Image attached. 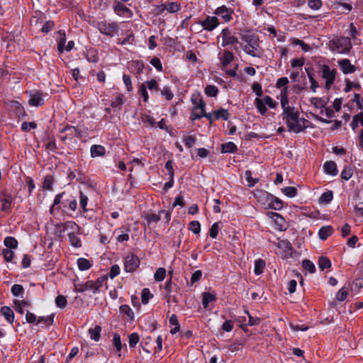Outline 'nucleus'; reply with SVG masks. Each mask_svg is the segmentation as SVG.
<instances>
[{
    "instance_id": "obj_17",
    "label": "nucleus",
    "mask_w": 363,
    "mask_h": 363,
    "mask_svg": "<svg viewBox=\"0 0 363 363\" xmlns=\"http://www.w3.org/2000/svg\"><path fill=\"white\" fill-rule=\"evenodd\" d=\"M205 107L206 104L201 100L199 99L198 103L195 102V106L193 108L191 114V118L193 121L199 120L205 116Z\"/></svg>"
},
{
    "instance_id": "obj_22",
    "label": "nucleus",
    "mask_w": 363,
    "mask_h": 363,
    "mask_svg": "<svg viewBox=\"0 0 363 363\" xmlns=\"http://www.w3.org/2000/svg\"><path fill=\"white\" fill-rule=\"evenodd\" d=\"M311 104L313 106L315 110H320V113H323V108H325L327 101L318 97H312L310 99Z\"/></svg>"
},
{
    "instance_id": "obj_2",
    "label": "nucleus",
    "mask_w": 363,
    "mask_h": 363,
    "mask_svg": "<svg viewBox=\"0 0 363 363\" xmlns=\"http://www.w3.org/2000/svg\"><path fill=\"white\" fill-rule=\"evenodd\" d=\"M254 196L266 209L279 211L283 208L282 201L266 191L256 190Z\"/></svg>"
},
{
    "instance_id": "obj_8",
    "label": "nucleus",
    "mask_w": 363,
    "mask_h": 363,
    "mask_svg": "<svg viewBox=\"0 0 363 363\" xmlns=\"http://www.w3.org/2000/svg\"><path fill=\"white\" fill-rule=\"evenodd\" d=\"M254 104L258 112L262 116L267 113V106L270 108H275L277 106V104L269 96H265L262 99L256 97Z\"/></svg>"
},
{
    "instance_id": "obj_38",
    "label": "nucleus",
    "mask_w": 363,
    "mask_h": 363,
    "mask_svg": "<svg viewBox=\"0 0 363 363\" xmlns=\"http://www.w3.org/2000/svg\"><path fill=\"white\" fill-rule=\"evenodd\" d=\"M2 255L6 262L16 263L15 262H13L14 252L12 250V249H4L2 250Z\"/></svg>"
},
{
    "instance_id": "obj_59",
    "label": "nucleus",
    "mask_w": 363,
    "mask_h": 363,
    "mask_svg": "<svg viewBox=\"0 0 363 363\" xmlns=\"http://www.w3.org/2000/svg\"><path fill=\"white\" fill-rule=\"evenodd\" d=\"M151 297H152V295L150 294V290L147 288L143 289L141 296L142 303L143 304L147 303Z\"/></svg>"
},
{
    "instance_id": "obj_14",
    "label": "nucleus",
    "mask_w": 363,
    "mask_h": 363,
    "mask_svg": "<svg viewBox=\"0 0 363 363\" xmlns=\"http://www.w3.org/2000/svg\"><path fill=\"white\" fill-rule=\"evenodd\" d=\"M199 23L203 30L210 32L218 26L219 21L216 16H208L204 20L199 21Z\"/></svg>"
},
{
    "instance_id": "obj_33",
    "label": "nucleus",
    "mask_w": 363,
    "mask_h": 363,
    "mask_svg": "<svg viewBox=\"0 0 363 363\" xmlns=\"http://www.w3.org/2000/svg\"><path fill=\"white\" fill-rule=\"evenodd\" d=\"M58 34L60 35L59 40L57 41V49L58 51L62 53L65 51V46L66 43V35L64 30H59Z\"/></svg>"
},
{
    "instance_id": "obj_58",
    "label": "nucleus",
    "mask_w": 363,
    "mask_h": 363,
    "mask_svg": "<svg viewBox=\"0 0 363 363\" xmlns=\"http://www.w3.org/2000/svg\"><path fill=\"white\" fill-rule=\"evenodd\" d=\"M55 303L57 307L64 308L67 306V301L65 296L59 295L55 298Z\"/></svg>"
},
{
    "instance_id": "obj_60",
    "label": "nucleus",
    "mask_w": 363,
    "mask_h": 363,
    "mask_svg": "<svg viewBox=\"0 0 363 363\" xmlns=\"http://www.w3.org/2000/svg\"><path fill=\"white\" fill-rule=\"evenodd\" d=\"M147 89L144 86L143 84H141L139 86L138 92L145 102H147L149 99V95Z\"/></svg>"
},
{
    "instance_id": "obj_13",
    "label": "nucleus",
    "mask_w": 363,
    "mask_h": 363,
    "mask_svg": "<svg viewBox=\"0 0 363 363\" xmlns=\"http://www.w3.org/2000/svg\"><path fill=\"white\" fill-rule=\"evenodd\" d=\"M140 265V260L138 257L133 255L129 254L125 257L124 260V269L127 272H133Z\"/></svg>"
},
{
    "instance_id": "obj_53",
    "label": "nucleus",
    "mask_w": 363,
    "mask_h": 363,
    "mask_svg": "<svg viewBox=\"0 0 363 363\" xmlns=\"http://www.w3.org/2000/svg\"><path fill=\"white\" fill-rule=\"evenodd\" d=\"M348 290L345 287L341 288L335 295L336 299L341 302L347 298Z\"/></svg>"
},
{
    "instance_id": "obj_30",
    "label": "nucleus",
    "mask_w": 363,
    "mask_h": 363,
    "mask_svg": "<svg viewBox=\"0 0 363 363\" xmlns=\"http://www.w3.org/2000/svg\"><path fill=\"white\" fill-rule=\"evenodd\" d=\"M101 328L99 325H96L94 328L89 329V334L90 338L96 342L99 341L101 337Z\"/></svg>"
},
{
    "instance_id": "obj_63",
    "label": "nucleus",
    "mask_w": 363,
    "mask_h": 363,
    "mask_svg": "<svg viewBox=\"0 0 363 363\" xmlns=\"http://www.w3.org/2000/svg\"><path fill=\"white\" fill-rule=\"evenodd\" d=\"M150 62L157 71L161 72L162 70V65L158 57L152 58Z\"/></svg>"
},
{
    "instance_id": "obj_23",
    "label": "nucleus",
    "mask_w": 363,
    "mask_h": 363,
    "mask_svg": "<svg viewBox=\"0 0 363 363\" xmlns=\"http://www.w3.org/2000/svg\"><path fill=\"white\" fill-rule=\"evenodd\" d=\"M323 169L326 174L331 176H336L338 173L337 165L335 162L328 161L323 164Z\"/></svg>"
},
{
    "instance_id": "obj_28",
    "label": "nucleus",
    "mask_w": 363,
    "mask_h": 363,
    "mask_svg": "<svg viewBox=\"0 0 363 363\" xmlns=\"http://www.w3.org/2000/svg\"><path fill=\"white\" fill-rule=\"evenodd\" d=\"M277 247L281 249L284 252V255H291V250H292V246L291 244L288 240H279L277 243Z\"/></svg>"
},
{
    "instance_id": "obj_56",
    "label": "nucleus",
    "mask_w": 363,
    "mask_h": 363,
    "mask_svg": "<svg viewBox=\"0 0 363 363\" xmlns=\"http://www.w3.org/2000/svg\"><path fill=\"white\" fill-rule=\"evenodd\" d=\"M14 304L16 311L20 313L21 314H23L24 313L23 308L29 306L28 302L26 301H16L14 302Z\"/></svg>"
},
{
    "instance_id": "obj_18",
    "label": "nucleus",
    "mask_w": 363,
    "mask_h": 363,
    "mask_svg": "<svg viewBox=\"0 0 363 363\" xmlns=\"http://www.w3.org/2000/svg\"><path fill=\"white\" fill-rule=\"evenodd\" d=\"M341 71L345 74H352L356 71V67L351 64L350 60L342 59L337 62Z\"/></svg>"
},
{
    "instance_id": "obj_50",
    "label": "nucleus",
    "mask_w": 363,
    "mask_h": 363,
    "mask_svg": "<svg viewBox=\"0 0 363 363\" xmlns=\"http://www.w3.org/2000/svg\"><path fill=\"white\" fill-rule=\"evenodd\" d=\"M24 289L21 284H14L11 286V291L14 296H22Z\"/></svg>"
},
{
    "instance_id": "obj_35",
    "label": "nucleus",
    "mask_w": 363,
    "mask_h": 363,
    "mask_svg": "<svg viewBox=\"0 0 363 363\" xmlns=\"http://www.w3.org/2000/svg\"><path fill=\"white\" fill-rule=\"evenodd\" d=\"M77 264L79 269L81 271L88 270L91 267L90 261L83 257L79 258L77 261Z\"/></svg>"
},
{
    "instance_id": "obj_45",
    "label": "nucleus",
    "mask_w": 363,
    "mask_h": 363,
    "mask_svg": "<svg viewBox=\"0 0 363 363\" xmlns=\"http://www.w3.org/2000/svg\"><path fill=\"white\" fill-rule=\"evenodd\" d=\"M140 340V336L138 333H133L128 336L129 347L133 348L136 346Z\"/></svg>"
},
{
    "instance_id": "obj_7",
    "label": "nucleus",
    "mask_w": 363,
    "mask_h": 363,
    "mask_svg": "<svg viewBox=\"0 0 363 363\" xmlns=\"http://www.w3.org/2000/svg\"><path fill=\"white\" fill-rule=\"evenodd\" d=\"M99 31L105 35L113 37L118 32V25L115 21H102L96 23Z\"/></svg>"
},
{
    "instance_id": "obj_51",
    "label": "nucleus",
    "mask_w": 363,
    "mask_h": 363,
    "mask_svg": "<svg viewBox=\"0 0 363 363\" xmlns=\"http://www.w3.org/2000/svg\"><path fill=\"white\" fill-rule=\"evenodd\" d=\"M333 199V193L332 191H328L322 194L320 197V201L321 203H328Z\"/></svg>"
},
{
    "instance_id": "obj_32",
    "label": "nucleus",
    "mask_w": 363,
    "mask_h": 363,
    "mask_svg": "<svg viewBox=\"0 0 363 363\" xmlns=\"http://www.w3.org/2000/svg\"><path fill=\"white\" fill-rule=\"evenodd\" d=\"M237 150L236 145L233 142H228L221 145L222 153H233Z\"/></svg>"
},
{
    "instance_id": "obj_31",
    "label": "nucleus",
    "mask_w": 363,
    "mask_h": 363,
    "mask_svg": "<svg viewBox=\"0 0 363 363\" xmlns=\"http://www.w3.org/2000/svg\"><path fill=\"white\" fill-rule=\"evenodd\" d=\"M266 262L262 259H258L255 262L254 272L256 275H260L264 272Z\"/></svg>"
},
{
    "instance_id": "obj_40",
    "label": "nucleus",
    "mask_w": 363,
    "mask_h": 363,
    "mask_svg": "<svg viewBox=\"0 0 363 363\" xmlns=\"http://www.w3.org/2000/svg\"><path fill=\"white\" fill-rule=\"evenodd\" d=\"M88 201H89L88 197L85 194H84L82 191H80L79 206L82 209V212L84 214L89 211L88 209L86 208Z\"/></svg>"
},
{
    "instance_id": "obj_11",
    "label": "nucleus",
    "mask_w": 363,
    "mask_h": 363,
    "mask_svg": "<svg viewBox=\"0 0 363 363\" xmlns=\"http://www.w3.org/2000/svg\"><path fill=\"white\" fill-rule=\"evenodd\" d=\"M64 229H72L73 231L68 233L69 243L74 247H80L82 242L80 238L75 234V230H79L78 225L74 221H67L64 224Z\"/></svg>"
},
{
    "instance_id": "obj_41",
    "label": "nucleus",
    "mask_w": 363,
    "mask_h": 363,
    "mask_svg": "<svg viewBox=\"0 0 363 363\" xmlns=\"http://www.w3.org/2000/svg\"><path fill=\"white\" fill-rule=\"evenodd\" d=\"M144 86L148 89L151 91H160L159 85L157 82L152 79L149 81H146L144 83H143Z\"/></svg>"
},
{
    "instance_id": "obj_25",
    "label": "nucleus",
    "mask_w": 363,
    "mask_h": 363,
    "mask_svg": "<svg viewBox=\"0 0 363 363\" xmlns=\"http://www.w3.org/2000/svg\"><path fill=\"white\" fill-rule=\"evenodd\" d=\"M202 296V304L205 309L208 307L210 303L214 302L216 299V295L213 292H203Z\"/></svg>"
},
{
    "instance_id": "obj_42",
    "label": "nucleus",
    "mask_w": 363,
    "mask_h": 363,
    "mask_svg": "<svg viewBox=\"0 0 363 363\" xmlns=\"http://www.w3.org/2000/svg\"><path fill=\"white\" fill-rule=\"evenodd\" d=\"M204 92L207 96L216 97L218 93V89L215 85H208L206 86Z\"/></svg>"
},
{
    "instance_id": "obj_10",
    "label": "nucleus",
    "mask_w": 363,
    "mask_h": 363,
    "mask_svg": "<svg viewBox=\"0 0 363 363\" xmlns=\"http://www.w3.org/2000/svg\"><path fill=\"white\" fill-rule=\"evenodd\" d=\"M102 283L103 281L101 279L87 281L84 284L75 285L74 291L78 293L91 291L94 294H96L99 292Z\"/></svg>"
},
{
    "instance_id": "obj_24",
    "label": "nucleus",
    "mask_w": 363,
    "mask_h": 363,
    "mask_svg": "<svg viewBox=\"0 0 363 363\" xmlns=\"http://www.w3.org/2000/svg\"><path fill=\"white\" fill-rule=\"evenodd\" d=\"M334 232L331 225H324L318 231V237L322 240H325Z\"/></svg>"
},
{
    "instance_id": "obj_6",
    "label": "nucleus",
    "mask_w": 363,
    "mask_h": 363,
    "mask_svg": "<svg viewBox=\"0 0 363 363\" xmlns=\"http://www.w3.org/2000/svg\"><path fill=\"white\" fill-rule=\"evenodd\" d=\"M218 60L220 62V65L223 70H225L226 74L230 77H235L236 76V69L238 68V65H235V69H226L227 67L233 62L234 60V55L232 52L228 50H225L223 52L218 53Z\"/></svg>"
},
{
    "instance_id": "obj_29",
    "label": "nucleus",
    "mask_w": 363,
    "mask_h": 363,
    "mask_svg": "<svg viewBox=\"0 0 363 363\" xmlns=\"http://www.w3.org/2000/svg\"><path fill=\"white\" fill-rule=\"evenodd\" d=\"M1 313L4 316L9 323H13L14 320V313L12 309L8 306H4L1 308Z\"/></svg>"
},
{
    "instance_id": "obj_4",
    "label": "nucleus",
    "mask_w": 363,
    "mask_h": 363,
    "mask_svg": "<svg viewBox=\"0 0 363 363\" xmlns=\"http://www.w3.org/2000/svg\"><path fill=\"white\" fill-rule=\"evenodd\" d=\"M84 136L83 132L77 127L67 125L62 128L58 134L60 140L65 144H71L77 143V138H81Z\"/></svg>"
},
{
    "instance_id": "obj_62",
    "label": "nucleus",
    "mask_w": 363,
    "mask_h": 363,
    "mask_svg": "<svg viewBox=\"0 0 363 363\" xmlns=\"http://www.w3.org/2000/svg\"><path fill=\"white\" fill-rule=\"evenodd\" d=\"M219 231V225L218 223H214L210 230H209V236L211 238H216L218 234Z\"/></svg>"
},
{
    "instance_id": "obj_37",
    "label": "nucleus",
    "mask_w": 363,
    "mask_h": 363,
    "mask_svg": "<svg viewBox=\"0 0 363 363\" xmlns=\"http://www.w3.org/2000/svg\"><path fill=\"white\" fill-rule=\"evenodd\" d=\"M160 91L167 101H171L174 98V93L168 86H164L162 89H160Z\"/></svg>"
},
{
    "instance_id": "obj_43",
    "label": "nucleus",
    "mask_w": 363,
    "mask_h": 363,
    "mask_svg": "<svg viewBox=\"0 0 363 363\" xmlns=\"http://www.w3.org/2000/svg\"><path fill=\"white\" fill-rule=\"evenodd\" d=\"M281 192L289 198H294L297 195V189L294 186L283 188Z\"/></svg>"
},
{
    "instance_id": "obj_19",
    "label": "nucleus",
    "mask_w": 363,
    "mask_h": 363,
    "mask_svg": "<svg viewBox=\"0 0 363 363\" xmlns=\"http://www.w3.org/2000/svg\"><path fill=\"white\" fill-rule=\"evenodd\" d=\"M0 201L1 202V211L8 212L11 207L13 197L10 194L6 193L0 194Z\"/></svg>"
},
{
    "instance_id": "obj_12",
    "label": "nucleus",
    "mask_w": 363,
    "mask_h": 363,
    "mask_svg": "<svg viewBox=\"0 0 363 363\" xmlns=\"http://www.w3.org/2000/svg\"><path fill=\"white\" fill-rule=\"evenodd\" d=\"M28 105L33 107H39L44 104L45 98L48 96L47 94L41 91L33 89L28 92Z\"/></svg>"
},
{
    "instance_id": "obj_34",
    "label": "nucleus",
    "mask_w": 363,
    "mask_h": 363,
    "mask_svg": "<svg viewBox=\"0 0 363 363\" xmlns=\"http://www.w3.org/2000/svg\"><path fill=\"white\" fill-rule=\"evenodd\" d=\"M229 115L228 110L225 108H220L219 110L213 111V116L216 120L223 119L224 121H228Z\"/></svg>"
},
{
    "instance_id": "obj_36",
    "label": "nucleus",
    "mask_w": 363,
    "mask_h": 363,
    "mask_svg": "<svg viewBox=\"0 0 363 363\" xmlns=\"http://www.w3.org/2000/svg\"><path fill=\"white\" fill-rule=\"evenodd\" d=\"M331 267L330 260L325 256H321L318 259V267L321 271L328 269Z\"/></svg>"
},
{
    "instance_id": "obj_9",
    "label": "nucleus",
    "mask_w": 363,
    "mask_h": 363,
    "mask_svg": "<svg viewBox=\"0 0 363 363\" xmlns=\"http://www.w3.org/2000/svg\"><path fill=\"white\" fill-rule=\"evenodd\" d=\"M337 70L332 69L328 65L321 66V76L325 80V89L329 90L335 83L336 79Z\"/></svg>"
},
{
    "instance_id": "obj_55",
    "label": "nucleus",
    "mask_w": 363,
    "mask_h": 363,
    "mask_svg": "<svg viewBox=\"0 0 363 363\" xmlns=\"http://www.w3.org/2000/svg\"><path fill=\"white\" fill-rule=\"evenodd\" d=\"M189 230L194 234H199L201 231V225L199 221L193 220L189 223Z\"/></svg>"
},
{
    "instance_id": "obj_16",
    "label": "nucleus",
    "mask_w": 363,
    "mask_h": 363,
    "mask_svg": "<svg viewBox=\"0 0 363 363\" xmlns=\"http://www.w3.org/2000/svg\"><path fill=\"white\" fill-rule=\"evenodd\" d=\"M114 13L120 16L131 18L133 11L121 1H115L113 6Z\"/></svg>"
},
{
    "instance_id": "obj_39",
    "label": "nucleus",
    "mask_w": 363,
    "mask_h": 363,
    "mask_svg": "<svg viewBox=\"0 0 363 363\" xmlns=\"http://www.w3.org/2000/svg\"><path fill=\"white\" fill-rule=\"evenodd\" d=\"M4 243L8 249H16L18 247V241L13 237L5 238Z\"/></svg>"
},
{
    "instance_id": "obj_15",
    "label": "nucleus",
    "mask_w": 363,
    "mask_h": 363,
    "mask_svg": "<svg viewBox=\"0 0 363 363\" xmlns=\"http://www.w3.org/2000/svg\"><path fill=\"white\" fill-rule=\"evenodd\" d=\"M220 37L222 38L221 46L226 47L238 43V39L228 28L222 30Z\"/></svg>"
},
{
    "instance_id": "obj_54",
    "label": "nucleus",
    "mask_w": 363,
    "mask_h": 363,
    "mask_svg": "<svg viewBox=\"0 0 363 363\" xmlns=\"http://www.w3.org/2000/svg\"><path fill=\"white\" fill-rule=\"evenodd\" d=\"M113 342L115 347L117 350V352L118 353H120L122 350V343H121L120 335H118V333H115L113 335ZM118 356H121V354H118Z\"/></svg>"
},
{
    "instance_id": "obj_5",
    "label": "nucleus",
    "mask_w": 363,
    "mask_h": 363,
    "mask_svg": "<svg viewBox=\"0 0 363 363\" xmlns=\"http://www.w3.org/2000/svg\"><path fill=\"white\" fill-rule=\"evenodd\" d=\"M330 48L340 54H347L352 49L350 38L348 37H335L329 43Z\"/></svg>"
},
{
    "instance_id": "obj_44",
    "label": "nucleus",
    "mask_w": 363,
    "mask_h": 363,
    "mask_svg": "<svg viewBox=\"0 0 363 363\" xmlns=\"http://www.w3.org/2000/svg\"><path fill=\"white\" fill-rule=\"evenodd\" d=\"M123 104V96L119 94L116 96L111 101V106L113 108L121 109Z\"/></svg>"
},
{
    "instance_id": "obj_52",
    "label": "nucleus",
    "mask_w": 363,
    "mask_h": 363,
    "mask_svg": "<svg viewBox=\"0 0 363 363\" xmlns=\"http://www.w3.org/2000/svg\"><path fill=\"white\" fill-rule=\"evenodd\" d=\"M268 215L270 216L272 219L274 220V222L277 225H280L281 227L283 225L284 223V219L280 214L274 212H271L269 213Z\"/></svg>"
},
{
    "instance_id": "obj_57",
    "label": "nucleus",
    "mask_w": 363,
    "mask_h": 363,
    "mask_svg": "<svg viewBox=\"0 0 363 363\" xmlns=\"http://www.w3.org/2000/svg\"><path fill=\"white\" fill-rule=\"evenodd\" d=\"M302 267L310 273H314L315 272L314 264L309 259H304L302 262Z\"/></svg>"
},
{
    "instance_id": "obj_27",
    "label": "nucleus",
    "mask_w": 363,
    "mask_h": 363,
    "mask_svg": "<svg viewBox=\"0 0 363 363\" xmlns=\"http://www.w3.org/2000/svg\"><path fill=\"white\" fill-rule=\"evenodd\" d=\"M91 156L92 157H101L105 155L106 150L104 146L100 145H93L90 149Z\"/></svg>"
},
{
    "instance_id": "obj_47",
    "label": "nucleus",
    "mask_w": 363,
    "mask_h": 363,
    "mask_svg": "<svg viewBox=\"0 0 363 363\" xmlns=\"http://www.w3.org/2000/svg\"><path fill=\"white\" fill-rule=\"evenodd\" d=\"M11 107L16 111V113L19 116H24L26 115L23 106L18 101H12Z\"/></svg>"
},
{
    "instance_id": "obj_46",
    "label": "nucleus",
    "mask_w": 363,
    "mask_h": 363,
    "mask_svg": "<svg viewBox=\"0 0 363 363\" xmlns=\"http://www.w3.org/2000/svg\"><path fill=\"white\" fill-rule=\"evenodd\" d=\"M54 183V179L52 176L47 175L44 178V181L43 183V188L46 190L51 191L52 189V185Z\"/></svg>"
},
{
    "instance_id": "obj_61",
    "label": "nucleus",
    "mask_w": 363,
    "mask_h": 363,
    "mask_svg": "<svg viewBox=\"0 0 363 363\" xmlns=\"http://www.w3.org/2000/svg\"><path fill=\"white\" fill-rule=\"evenodd\" d=\"M252 89L253 92H255V94L257 95V97L260 98L262 96V88L259 83L254 82L252 85Z\"/></svg>"
},
{
    "instance_id": "obj_20",
    "label": "nucleus",
    "mask_w": 363,
    "mask_h": 363,
    "mask_svg": "<svg viewBox=\"0 0 363 363\" xmlns=\"http://www.w3.org/2000/svg\"><path fill=\"white\" fill-rule=\"evenodd\" d=\"M231 13L232 12L225 6H219L214 11V14L223 18L225 22L230 21Z\"/></svg>"
},
{
    "instance_id": "obj_64",
    "label": "nucleus",
    "mask_w": 363,
    "mask_h": 363,
    "mask_svg": "<svg viewBox=\"0 0 363 363\" xmlns=\"http://www.w3.org/2000/svg\"><path fill=\"white\" fill-rule=\"evenodd\" d=\"M37 128V125L35 122H23L21 124V129L23 131H29L31 129H35Z\"/></svg>"
},
{
    "instance_id": "obj_49",
    "label": "nucleus",
    "mask_w": 363,
    "mask_h": 363,
    "mask_svg": "<svg viewBox=\"0 0 363 363\" xmlns=\"http://www.w3.org/2000/svg\"><path fill=\"white\" fill-rule=\"evenodd\" d=\"M165 277H166V270L163 267L158 268L154 274V278L157 281H163Z\"/></svg>"
},
{
    "instance_id": "obj_48",
    "label": "nucleus",
    "mask_w": 363,
    "mask_h": 363,
    "mask_svg": "<svg viewBox=\"0 0 363 363\" xmlns=\"http://www.w3.org/2000/svg\"><path fill=\"white\" fill-rule=\"evenodd\" d=\"M141 120L144 124L148 125L151 128L156 127L155 119L150 115L144 114L141 116Z\"/></svg>"
},
{
    "instance_id": "obj_26",
    "label": "nucleus",
    "mask_w": 363,
    "mask_h": 363,
    "mask_svg": "<svg viewBox=\"0 0 363 363\" xmlns=\"http://www.w3.org/2000/svg\"><path fill=\"white\" fill-rule=\"evenodd\" d=\"M54 314H51L48 316L39 317L37 320V325L44 326H50L54 323Z\"/></svg>"
},
{
    "instance_id": "obj_3",
    "label": "nucleus",
    "mask_w": 363,
    "mask_h": 363,
    "mask_svg": "<svg viewBox=\"0 0 363 363\" xmlns=\"http://www.w3.org/2000/svg\"><path fill=\"white\" fill-rule=\"evenodd\" d=\"M240 38L244 43L243 50L246 54L255 57H261L259 39L255 35L244 33L241 34Z\"/></svg>"
},
{
    "instance_id": "obj_1",
    "label": "nucleus",
    "mask_w": 363,
    "mask_h": 363,
    "mask_svg": "<svg viewBox=\"0 0 363 363\" xmlns=\"http://www.w3.org/2000/svg\"><path fill=\"white\" fill-rule=\"evenodd\" d=\"M281 106L283 109V119L290 130L299 133L307 128L312 127L309 121L299 117V112L296 108L289 106L287 96H284L281 99Z\"/></svg>"
},
{
    "instance_id": "obj_21",
    "label": "nucleus",
    "mask_w": 363,
    "mask_h": 363,
    "mask_svg": "<svg viewBox=\"0 0 363 363\" xmlns=\"http://www.w3.org/2000/svg\"><path fill=\"white\" fill-rule=\"evenodd\" d=\"M289 79L287 77H281L278 79L276 83V86L280 89V96L281 99L284 96H287Z\"/></svg>"
}]
</instances>
